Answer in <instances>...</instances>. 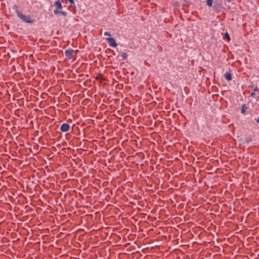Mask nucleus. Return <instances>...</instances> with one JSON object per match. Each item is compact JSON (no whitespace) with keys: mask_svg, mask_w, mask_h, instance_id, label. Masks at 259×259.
Here are the masks:
<instances>
[{"mask_svg":"<svg viewBox=\"0 0 259 259\" xmlns=\"http://www.w3.org/2000/svg\"><path fill=\"white\" fill-rule=\"evenodd\" d=\"M106 40L109 44V45L112 47L115 48L117 46V44L116 42L115 39L113 37L107 38Z\"/></svg>","mask_w":259,"mask_h":259,"instance_id":"obj_3","label":"nucleus"},{"mask_svg":"<svg viewBox=\"0 0 259 259\" xmlns=\"http://www.w3.org/2000/svg\"><path fill=\"white\" fill-rule=\"evenodd\" d=\"M73 52V50L71 49L66 50L65 51V55L68 59H72L73 58V56L72 55Z\"/></svg>","mask_w":259,"mask_h":259,"instance_id":"obj_4","label":"nucleus"},{"mask_svg":"<svg viewBox=\"0 0 259 259\" xmlns=\"http://www.w3.org/2000/svg\"><path fill=\"white\" fill-rule=\"evenodd\" d=\"M13 9L15 10V12L17 14V16L20 19H21L23 21L28 23H31L34 22V20H31V18L30 16L24 15L20 11H19L17 5H15L13 7Z\"/></svg>","mask_w":259,"mask_h":259,"instance_id":"obj_2","label":"nucleus"},{"mask_svg":"<svg viewBox=\"0 0 259 259\" xmlns=\"http://www.w3.org/2000/svg\"><path fill=\"white\" fill-rule=\"evenodd\" d=\"M254 94H255V93H254V92H253V93H252L251 94L250 96H251V97H253V96H254Z\"/></svg>","mask_w":259,"mask_h":259,"instance_id":"obj_14","label":"nucleus"},{"mask_svg":"<svg viewBox=\"0 0 259 259\" xmlns=\"http://www.w3.org/2000/svg\"><path fill=\"white\" fill-rule=\"evenodd\" d=\"M228 2H230L231 0H227Z\"/></svg>","mask_w":259,"mask_h":259,"instance_id":"obj_16","label":"nucleus"},{"mask_svg":"<svg viewBox=\"0 0 259 259\" xmlns=\"http://www.w3.org/2000/svg\"><path fill=\"white\" fill-rule=\"evenodd\" d=\"M70 129V125L66 123H63L60 126V130L62 132H67Z\"/></svg>","mask_w":259,"mask_h":259,"instance_id":"obj_5","label":"nucleus"},{"mask_svg":"<svg viewBox=\"0 0 259 259\" xmlns=\"http://www.w3.org/2000/svg\"><path fill=\"white\" fill-rule=\"evenodd\" d=\"M256 121L257 122V123H259V117H257L256 119Z\"/></svg>","mask_w":259,"mask_h":259,"instance_id":"obj_15","label":"nucleus"},{"mask_svg":"<svg viewBox=\"0 0 259 259\" xmlns=\"http://www.w3.org/2000/svg\"><path fill=\"white\" fill-rule=\"evenodd\" d=\"M258 89L257 87H255L254 89V93H255L256 92H258Z\"/></svg>","mask_w":259,"mask_h":259,"instance_id":"obj_13","label":"nucleus"},{"mask_svg":"<svg viewBox=\"0 0 259 259\" xmlns=\"http://www.w3.org/2000/svg\"><path fill=\"white\" fill-rule=\"evenodd\" d=\"M246 108V106H245V105H243L241 107V112L243 114H244L245 112V109Z\"/></svg>","mask_w":259,"mask_h":259,"instance_id":"obj_10","label":"nucleus"},{"mask_svg":"<svg viewBox=\"0 0 259 259\" xmlns=\"http://www.w3.org/2000/svg\"><path fill=\"white\" fill-rule=\"evenodd\" d=\"M54 6L56 9L54 10V14L56 15H61L64 17L67 16V13L64 11H62V5L60 0H57L54 3Z\"/></svg>","mask_w":259,"mask_h":259,"instance_id":"obj_1","label":"nucleus"},{"mask_svg":"<svg viewBox=\"0 0 259 259\" xmlns=\"http://www.w3.org/2000/svg\"><path fill=\"white\" fill-rule=\"evenodd\" d=\"M224 76L228 81H230L232 79V74L230 71L226 72Z\"/></svg>","mask_w":259,"mask_h":259,"instance_id":"obj_6","label":"nucleus"},{"mask_svg":"<svg viewBox=\"0 0 259 259\" xmlns=\"http://www.w3.org/2000/svg\"><path fill=\"white\" fill-rule=\"evenodd\" d=\"M224 38L227 39L228 41H229L230 40V37L229 34L227 32H225V33L224 34Z\"/></svg>","mask_w":259,"mask_h":259,"instance_id":"obj_8","label":"nucleus"},{"mask_svg":"<svg viewBox=\"0 0 259 259\" xmlns=\"http://www.w3.org/2000/svg\"><path fill=\"white\" fill-rule=\"evenodd\" d=\"M68 2L71 4H74V0H68Z\"/></svg>","mask_w":259,"mask_h":259,"instance_id":"obj_12","label":"nucleus"},{"mask_svg":"<svg viewBox=\"0 0 259 259\" xmlns=\"http://www.w3.org/2000/svg\"><path fill=\"white\" fill-rule=\"evenodd\" d=\"M104 35L105 36H110L111 34L109 32L106 31L104 32Z\"/></svg>","mask_w":259,"mask_h":259,"instance_id":"obj_11","label":"nucleus"},{"mask_svg":"<svg viewBox=\"0 0 259 259\" xmlns=\"http://www.w3.org/2000/svg\"><path fill=\"white\" fill-rule=\"evenodd\" d=\"M206 4L208 7H211L212 6L213 0H206Z\"/></svg>","mask_w":259,"mask_h":259,"instance_id":"obj_7","label":"nucleus"},{"mask_svg":"<svg viewBox=\"0 0 259 259\" xmlns=\"http://www.w3.org/2000/svg\"><path fill=\"white\" fill-rule=\"evenodd\" d=\"M121 56L123 59L125 60L127 58L128 55L126 53L124 52L121 54Z\"/></svg>","mask_w":259,"mask_h":259,"instance_id":"obj_9","label":"nucleus"}]
</instances>
